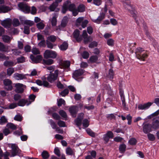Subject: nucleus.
Segmentation results:
<instances>
[{
	"label": "nucleus",
	"mask_w": 159,
	"mask_h": 159,
	"mask_svg": "<svg viewBox=\"0 0 159 159\" xmlns=\"http://www.w3.org/2000/svg\"><path fill=\"white\" fill-rule=\"evenodd\" d=\"M120 1L122 2L125 8L128 10L129 12L131 14L136 23L138 24L137 11L135 9L134 7L131 4L130 1L129 0H120Z\"/></svg>",
	"instance_id": "1"
},
{
	"label": "nucleus",
	"mask_w": 159,
	"mask_h": 159,
	"mask_svg": "<svg viewBox=\"0 0 159 159\" xmlns=\"http://www.w3.org/2000/svg\"><path fill=\"white\" fill-rule=\"evenodd\" d=\"M69 9L72 13L73 16H75L78 14V11L76 9L75 5L74 4H70L69 1L66 2L63 4L62 7V12L65 13Z\"/></svg>",
	"instance_id": "2"
},
{
	"label": "nucleus",
	"mask_w": 159,
	"mask_h": 159,
	"mask_svg": "<svg viewBox=\"0 0 159 159\" xmlns=\"http://www.w3.org/2000/svg\"><path fill=\"white\" fill-rule=\"evenodd\" d=\"M136 56L139 60L144 61L148 57L147 52L143 48H137L135 51Z\"/></svg>",
	"instance_id": "3"
},
{
	"label": "nucleus",
	"mask_w": 159,
	"mask_h": 159,
	"mask_svg": "<svg viewBox=\"0 0 159 159\" xmlns=\"http://www.w3.org/2000/svg\"><path fill=\"white\" fill-rule=\"evenodd\" d=\"M11 157H14L16 156L19 155L21 151L19 148L17 144H11Z\"/></svg>",
	"instance_id": "4"
},
{
	"label": "nucleus",
	"mask_w": 159,
	"mask_h": 159,
	"mask_svg": "<svg viewBox=\"0 0 159 159\" xmlns=\"http://www.w3.org/2000/svg\"><path fill=\"white\" fill-rule=\"evenodd\" d=\"M57 56V53L55 51L49 50H46L44 53V57L46 58H55Z\"/></svg>",
	"instance_id": "5"
},
{
	"label": "nucleus",
	"mask_w": 159,
	"mask_h": 159,
	"mask_svg": "<svg viewBox=\"0 0 159 159\" xmlns=\"http://www.w3.org/2000/svg\"><path fill=\"white\" fill-rule=\"evenodd\" d=\"M18 6L19 9L25 13H29L30 11V7L25 3H20L18 4Z\"/></svg>",
	"instance_id": "6"
},
{
	"label": "nucleus",
	"mask_w": 159,
	"mask_h": 159,
	"mask_svg": "<svg viewBox=\"0 0 159 159\" xmlns=\"http://www.w3.org/2000/svg\"><path fill=\"white\" fill-rule=\"evenodd\" d=\"M3 83L5 89L8 91L12 90V82L11 80L8 79H5L3 80Z\"/></svg>",
	"instance_id": "7"
},
{
	"label": "nucleus",
	"mask_w": 159,
	"mask_h": 159,
	"mask_svg": "<svg viewBox=\"0 0 159 159\" xmlns=\"http://www.w3.org/2000/svg\"><path fill=\"white\" fill-rule=\"evenodd\" d=\"M43 80L42 81L38 80L36 81V83L39 85L42 86L43 85L44 86L47 87H49L50 86L49 83L46 81V78L44 77H43L42 78Z\"/></svg>",
	"instance_id": "8"
},
{
	"label": "nucleus",
	"mask_w": 159,
	"mask_h": 159,
	"mask_svg": "<svg viewBox=\"0 0 159 159\" xmlns=\"http://www.w3.org/2000/svg\"><path fill=\"white\" fill-rule=\"evenodd\" d=\"M143 131L145 134H147L152 131L151 125L149 123L143 124Z\"/></svg>",
	"instance_id": "9"
},
{
	"label": "nucleus",
	"mask_w": 159,
	"mask_h": 159,
	"mask_svg": "<svg viewBox=\"0 0 159 159\" xmlns=\"http://www.w3.org/2000/svg\"><path fill=\"white\" fill-rule=\"evenodd\" d=\"M153 102H148L143 104H140L138 106V109L140 110H146L152 104Z\"/></svg>",
	"instance_id": "10"
},
{
	"label": "nucleus",
	"mask_w": 159,
	"mask_h": 159,
	"mask_svg": "<svg viewBox=\"0 0 159 159\" xmlns=\"http://www.w3.org/2000/svg\"><path fill=\"white\" fill-rule=\"evenodd\" d=\"M84 72V70L82 69H79L75 70L73 74V76L78 81H80L78 79L80 76L82 75Z\"/></svg>",
	"instance_id": "11"
},
{
	"label": "nucleus",
	"mask_w": 159,
	"mask_h": 159,
	"mask_svg": "<svg viewBox=\"0 0 159 159\" xmlns=\"http://www.w3.org/2000/svg\"><path fill=\"white\" fill-rule=\"evenodd\" d=\"M114 137L113 133L111 131H108L107 133L104 134L103 136V139L106 143H107L110 139H112Z\"/></svg>",
	"instance_id": "12"
},
{
	"label": "nucleus",
	"mask_w": 159,
	"mask_h": 159,
	"mask_svg": "<svg viewBox=\"0 0 159 159\" xmlns=\"http://www.w3.org/2000/svg\"><path fill=\"white\" fill-rule=\"evenodd\" d=\"M30 58L33 63H37L41 61L43 57L41 55H38L34 57L33 55H30Z\"/></svg>",
	"instance_id": "13"
},
{
	"label": "nucleus",
	"mask_w": 159,
	"mask_h": 159,
	"mask_svg": "<svg viewBox=\"0 0 159 159\" xmlns=\"http://www.w3.org/2000/svg\"><path fill=\"white\" fill-rule=\"evenodd\" d=\"M16 89L15 91L17 93H22L24 91V88L25 86L22 84L20 83H16L15 84Z\"/></svg>",
	"instance_id": "14"
},
{
	"label": "nucleus",
	"mask_w": 159,
	"mask_h": 159,
	"mask_svg": "<svg viewBox=\"0 0 159 159\" xmlns=\"http://www.w3.org/2000/svg\"><path fill=\"white\" fill-rule=\"evenodd\" d=\"M84 114L81 113L79 114L77 118L75 120V123L77 126L80 128V126L81 125L82 120L83 119Z\"/></svg>",
	"instance_id": "15"
},
{
	"label": "nucleus",
	"mask_w": 159,
	"mask_h": 159,
	"mask_svg": "<svg viewBox=\"0 0 159 159\" xmlns=\"http://www.w3.org/2000/svg\"><path fill=\"white\" fill-rule=\"evenodd\" d=\"M105 15V13L102 12L100 13L99 16L96 19H93L92 20L94 22L99 24L104 18Z\"/></svg>",
	"instance_id": "16"
},
{
	"label": "nucleus",
	"mask_w": 159,
	"mask_h": 159,
	"mask_svg": "<svg viewBox=\"0 0 159 159\" xmlns=\"http://www.w3.org/2000/svg\"><path fill=\"white\" fill-rule=\"evenodd\" d=\"M69 110L72 116L74 117H75V114L78 111V107L76 106H71L69 108Z\"/></svg>",
	"instance_id": "17"
},
{
	"label": "nucleus",
	"mask_w": 159,
	"mask_h": 159,
	"mask_svg": "<svg viewBox=\"0 0 159 159\" xmlns=\"http://www.w3.org/2000/svg\"><path fill=\"white\" fill-rule=\"evenodd\" d=\"M80 34V31L78 30H75L73 33L74 38L77 42H80L82 40V36Z\"/></svg>",
	"instance_id": "18"
},
{
	"label": "nucleus",
	"mask_w": 159,
	"mask_h": 159,
	"mask_svg": "<svg viewBox=\"0 0 159 159\" xmlns=\"http://www.w3.org/2000/svg\"><path fill=\"white\" fill-rule=\"evenodd\" d=\"M26 75L23 74L15 73L14 74L13 76L15 79L17 80H21L26 79Z\"/></svg>",
	"instance_id": "19"
},
{
	"label": "nucleus",
	"mask_w": 159,
	"mask_h": 159,
	"mask_svg": "<svg viewBox=\"0 0 159 159\" xmlns=\"http://www.w3.org/2000/svg\"><path fill=\"white\" fill-rule=\"evenodd\" d=\"M119 89L120 90V94L122 102V106L124 108H125L126 103L125 102V97L124 94V91L123 90L121 89L120 87H119Z\"/></svg>",
	"instance_id": "20"
},
{
	"label": "nucleus",
	"mask_w": 159,
	"mask_h": 159,
	"mask_svg": "<svg viewBox=\"0 0 159 159\" xmlns=\"http://www.w3.org/2000/svg\"><path fill=\"white\" fill-rule=\"evenodd\" d=\"M152 129H154L159 128V119L156 118L153 119L152 124L151 125Z\"/></svg>",
	"instance_id": "21"
},
{
	"label": "nucleus",
	"mask_w": 159,
	"mask_h": 159,
	"mask_svg": "<svg viewBox=\"0 0 159 159\" xmlns=\"http://www.w3.org/2000/svg\"><path fill=\"white\" fill-rule=\"evenodd\" d=\"M57 79L56 76H55L53 73L49 74L47 77V80L50 82L52 83Z\"/></svg>",
	"instance_id": "22"
},
{
	"label": "nucleus",
	"mask_w": 159,
	"mask_h": 159,
	"mask_svg": "<svg viewBox=\"0 0 159 159\" xmlns=\"http://www.w3.org/2000/svg\"><path fill=\"white\" fill-rule=\"evenodd\" d=\"M1 24L6 28H9L11 25L10 20L7 19L4 20L1 22Z\"/></svg>",
	"instance_id": "23"
},
{
	"label": "nucleus",
	"mask_w": 159,
	"mask_h": 159,
	"mask_svg": "<svg viewBox=\"0 0 159 159\" xmlns=\"http://www.w3.org/2000/svg\"><path fill=\"white\" fill-rule=\"evenodd\" d=\"M11 10L9 7L5 5H1V13H6Z\"/></svg>",
	"instance_id": "24"
},
{
	"label": "nucleus",
	"mask_w": 159,
	"mask_h": 159,
	"mask_svg": "<svg viewBox=\"0 0 159 159\" xmlns=\"http://www.w3.org/2000/svg\"><path fill=\"white\" fill-rule=\"evenodd\" d=\"M68 18L67 16H65L63 18L61 24V26L62 27H65L68 22Z\"/></svg>",
	"instance_id": "25"
},
{
	"label": "nucleus",
	"mask_w": 159,
	"mask_h": 159,
	"mask_svg": "<svg viewBox=\"0 0 159 159\" xmlns=\"http://www.w3.org/2000/svg\"><path fill=\"white\" fill-rule=\"evenodd\" d=\"M58 17V15L56 13L53 14V17L51 20L52 25V26L56 25L57 23V18Z\"/></svg>",
	"instance_id": "26"
},
{
	"label": "nucleus",
	"mask_w": 159,
	"mask_h": 159,
	"mask_svg": "<svg viewBox=\"0 0 159 159\" xmlns=\"http://www.w3.org/2000/svg\"><path fill=\"white\" fill-rule=\"evenodd\" d=\"M27 103H28L27 100L22 99L20 100L19 101L17 104L19 106L23 107L24 106L25 104L27 105Z\"/></svg>",
	"instance_id": "27"
},
{
	"label": "nucleus",
	"mask_w": 159,
	"mask_h": 159,
	"mask_svg": "<svg viewBox=\"0 0 159 159\" xmlns=\"http://www.w3.org/2000/svg\"><path fill=\"white\" fill-rule=\"evenodd\" d=\"M53 60L52 59H43V63L44 65H51L53 63Z\"/></svg>",
	"instance_id": "28"
},
{
	"label": "nucleus",
	"mask_w": 159,
	"mask_h": 159,
	"mask_svg": "<svg viewBox=\"0 0 159 159\" xmlns=\"http://www.w3.org/2000/svg\"><path fill=\"white\" fill-rule=\"evenodd\" d=\"M114 75V72L112 69H110L109 70L108 74L107 75V78L111 80L113 79Z\"/></svg>",
	"instance_id": "29"
},
{
	"label": "nucleus",
	"mask_w": 159,
	"mask_h": 159,
	"mask_svg": "<svg viewBox=\"0 0 159 159\" xmlns=\"http://www.w3.org/2000/svg\"><path fill=\"white\" fill-rule=\"evenodd\" d=\"M68 47V44L66 42H63L60 46V49L62 51L66 50Z\"/></svg>",
	"instance_id": "30"
},
{
	"label": "nucleus",
	"mask_w": 159,
	"mask_h": 159,
	"mask_svg": "<svg viewBox=\"0 0 159 159\" xmlns=\"http://www.w3.org/2000/svg\"><path fill=\"white\" fill-rule=\"evenodd\" d=\"M4 65L7 67L12 66H14L16 64L13 61H6L4 63Z\"/></svg>",
	"instance_id": "31"
},
{
	"label": "nucleus",
	"mask_w": 159,
	"mask_h": 159,
	"mask_svg": "<svg viewBox=\"0 0 159 159\" xmlns=\"http://www.w3.org/2000/svg\"><path fill=\"white\" fill-rule=\"evenodd\" d=\"M35 98L36 96L34 94H32L30 95L29 96V99L30 100V101H28V103L27 104V106L29 105L32 102H34Z\"/></svg>",
	"instance_id": "32"
},
{
	"label": "nucleus",
	"mask_w": 159,
	"mask_h": 159,
	"mask_svg": "<svg viewBox=\"0 0 159 159\" xmlns=\"http://www.w3.org/2000/svg\"><path fill=\"white\" fill-rule=\"evenodd\" d=\"M61 64L63 67L68 68L70 66V62L69 61H64L61 62Z\"/></svg>",
	"instance_id": "33"
},
{
	"label": "nucleus",
	"mask_w": 159,
	"mask_h": 159,
	"mask_svg": "<svg viewBox=\"0 0 159 159\" xmlns=\"http://www.w3.org/2000/svg\"><path fill=\"white\" fill-rule=\"evenodd\" d=\"M2 39L4 42L9 43L11 40V38L7 35H4L2 36Z\"/></svg>",
	"instance_id": "34"
},
{
	"label": "nucleus",
	"mask_w": 159,
	"mask_h": 159,
	"mask_svg": "<svg viewBox=\"0 0 159 159\" xmlns=\"http://www.w3.org/2000/svg\"><path fill=\"white\" fill-rule=\"evenodd\" d=\"M58 6L56 2H53L49 7V9L51 11H53Z\"/></svg>",
	"instance_id": "35"
},
{
	"label": "nucleus",
	"mask_w": 159,
	"mask_h": 159,
	"mask_svg": "<svg viewBox=\"0 0 159 159\" xmlns=\"http://www.w3.org/2000/svg\"><path fill=\"white\" fill-rule=\"evenodd\" d=\"M8 47L7 46H5L1 43V51L8 52Z\"/></svg>",
	"instance_id": "36"
},
{
	"label": "nucleus",
	"mask_w": 159,
	"mask_h": 159,
	"mask_svg": "<svg viewBox=\"0 0 159 159\" xmlns=\"http://www.w3.org/2000/svg\"><path fill=\"white\" fill-rule=\"evenodd\" d=\"M14 72V68H9L7 69V74L8 76H10Z\"/></svg>",
	"instance_id": "37"
},
{
	"label": "nucleus",
	"mask_w": 159,
	"mask_h": 159,
	"mask_svg": "<svg viewBox=\"0 0 159 159\" xmlns=\"http://www.w3.org/2000/svg\"><path fill=\"white\" fill-rule=\"evenodd\" d=\"M66 153L68 155H72L74 154V150L70 148H68L66 149Z\"/></svg>",
	"instance_id": "38"
},
{
	"label": "nucleus",
	"mask_w": 159,
	"mask_h": 159,
	"mask_svg": "<svg viewBox=\"0 0 159 159\" xmlns=\"http://www.w3.org/2000/svg\"><path fill=\"white\" fill-rule=\"evenodd\" d=\"M126 148V146L125 144H123L120 145L119 148L120 152L121 153L124 152Z\"/></svg>",
	"instance_id": "39"
},
{
	"label": "nucleus",
	"mask_w": 159,
	"mask_h": 159,
	"mask_svg": "<svg viewBox=\"0 0 159 159\" xmlns=\"http://www.w3.org/2000/svg\"><path fill=\"white\" fill-rule=\"evenodd\" d=\"M48 123L50 124L51 127L53 129H55L57 127L56 124L52 120H50Z\"/></svg>",
	"instance_id": "40"
},
{
	"label": "nucleus",
	"mask_w": 159,
	"mask_h": 159,
	"mask_svg": "<svg viewBox=\"0 0 159 159\" xmlns=\"http://www.w3.org/2000/svg\"><path fill=\"white\" fill-rule=\"evenodd\" d=\"M7 125L8 128H10L13 130L16 129V126L15 125L11 123H7Z\"/></svg>",
	"instance_id": "41"
},
{
	"label": "nucleus",
	"mask_w": 159,
	"mask_h": 159,
	"mask_svg": "<svg viewBox=\"0 0 159 159\" xmlns=\"http://www.w3.org/2000/svg\"><path fill=\"white\" fill-rule=\"evenodd\" d=\"M78 12H82L85 10V6L83 4H80L78 7Z\"/></svg>",
	"instance_id": "42"
},
{
	"label": "nucleus",
	"mask_w": 159,
	"mask_h": 159,
	"mask_svg": "<svg viewBox=\"0 0 159 159\" xmlns=\"http://www.w3.org/2000/svg\"><path fill=\"white\" fill-rule=\"evenodd\" d=\"M87 133L92 137H94L95 136V134L90 129H87L86 130Z\"/></svg>",
	"instance_id": "43"
},
{
	"label": "nucleus",
	"mask_w": 159,
	"mask_h": 159,
	"mask_svg": "<svg viewBox=\"0 0 159 159\" xmlns=\"http://www.w3.org/2000/svg\"><path fill=\"white\" fill-rule=\"evenodd\" d=\"M36 26L39 29L42 30L44 28L45 25L42 22H41L37 24Z\"/></svg>",
	"instance_id": "44"
},
{
	"label": "nucleus",
	"mask_w": 159,
	"mask_h": 159,
	"mask_svg": "<svg viewBox=\"0 0 159 159\" xmlns=\"http://www.w3.org/2000/svg\"><path fill=\"white\" fill-rule=\"evenodd\" d=\"M42 156L43 158L44 159H47L49 156V154L46 151H44L42 153Z\"/></svg>",
	"instance_id": "45"
},
{
	"label": "nucleus",
	"mask_w": 159,
	"mask_h": 159,
	"mask_svg": "<svg viewBox=\"0 0 159 159\" xmlns=\"http://www.w3.org/2000/svg\"><path fill=\"white\" fill-rule=\"evenodd\" d=\"M20 24L19 21L17 19H14L13 21L12 24L14 26H17Z\"/></svg>",
	"instance_id": "46"
},
{
	"label": "nucleus",
	"mask_w": 159,
	"mask_h": 159,
	"mask_svg": "<svg viewBox=\"0 0 159 159\" xmlns=\"http://www.w3.org/2000/svg\"><path fill=\"white\" fill-rule=\"evenodd\" d=\"M2 151L1 150V157L3 156L4 159H9L8 157L10 155V153L7 152H6L4 154H2Z\"/></svg>",
	"instance_id": "47"
},
{
	"label": "nucleus",
	"mask_w": 159,
	"mask_h": 159,
	"mask_svg": "<svg viewBox=\"0 0 159 159\" xmlns=\"http://www.w3.org/2000/svg\"><path fill=\"white\" fill-rule=\"evenodd\" d=\"M55 68V66L54 65L51 66L46 67L47 70L49 72H52L53 71Z\"/></svg>",
	"instance_id": "48"
},
{
	"label": "nucleus",
	"mask_w": 159,
	"mask_h": 159,
	"mask_svg": "<svg viewBox=\"0 0 159 159\" xmlns=\"http://www.w3.org/2000/svg\"><path fill=\"white\" fill-rule=\"evenodd\" d=\"M34 24L33 21L30 20H26L24 21V24L29 25V27L32 26Z\"/></svg>",
	"instance_id": "49"
},
{
	"label": "nucleus",
	"mask_w": 159,
	"mask_h": 159,
	"mask_svg": "<svg viewBox=\"0 0 159 159\" xmlns=\"http://www.w3.org/2000/svg\"><path fill=\"white\" fill-rule=\"evenodd\" d=\"M148 137L149 140L151 141H153L155 139L154 135L152 134L149 133L147 135Z\"/></svg>",
	"instance_id": "50"
},
{
	"label": "nucleus",
	"mask_w": 159,
	"mask_h": 159,
	"mask_svg": "<svg viewBox=\"0 0 159 159\" xmlns=\"http://www.w3.org/2000/svg\"><path fill=\"white\" fill-rule=\"evenodd\" d=\"M56 37L54 35H51L48 37L47 38V40L50 41L52 42H54L56 40Z\"/></svg>",
	"instance_id": "51"
},
{
	"label": "nucleus",
	"mask_w": 159,
	"mask_h": 159,
	"mask_svg": "<svg viewBox=\"0 0 159 159\" xmlns=\"http://www.w3.org/2000/svg\"><path fill=\"white\" fill-rule=\"evenodd\" d=\"M17 62L18 63H22L25 61V59L24 57L21 56L17 58Z\"/></svg>",
	"instance_id": "52"
},
{
	"label": "nucleus",
	"mask_w": 159,
	"mask_h": 159,
	"mask_svg": "<svg viewBox=\"0 0 159 159\" xmlns=\"http://www.w3.org/2000/svg\"><path fill=\"white\" fill-rule=\"evenodd\" d=\"M98 59V57L97 56H93L90 57L89 60L92 62H96Z\"/></svg>",
	"instance_id": "53"
},
{
	"label": "nucleus",
	"mask_w": 159,
	"mask_h": 159,
	"mask_svg": "<svg viewBox=\"0 0 159 159\" xmlns=\"http://www.w3.org/2000/svg\"><path fill=\"white\" fill-rule=\"evenodd\" d=\"M65 100L62 98H60L57 101V105L58 106H61L62 104L65 105Z\"/></svg>",
	"instance_id": "54"
},
{
	"label": "nucleus",
	"mask_w": 159,
	"mask_h": 159,
	"mask_svg": "<svg viewBox=\"0 0 159 159\" xmlns=\"http://www.w3.org/2000/svg\"><path fill=\"white\" fill-rule=\"evenodd\" d=\"M59 114L60 116L63 118H66L67 117V115L66 112L63 110L59 111Z\"/></svg>",
	"instance_id": "55"
},
{
	"label": "nucleus",
	"mask_w": 159,
	"mask_h": 159,
	"mask_svg": "<svg viewBox=\"0 0 159 159\" xmlns=\"http://www.w3.org/2000/svg\"><path fill=\"white\" fill-rule=\"evenodd\" d=\"M14 119L15 120L20 121L22 120V117L20 114H17L15 116Z\"/></svg>",
	"instance_id": "56"
},
{
	"label": "nucleus",
	"mask_w": 159,
	"mask_h": 159,
	"mask_svg": "<svg viewBox=\"0 0 159 159\" xmlns=\"http://www.w3.org/2000/svg\"><path fill=\"white\" fill-rule=\"evenodd\" d=\"M54 152L55 154L58 157H60L61 155L60 150L57 147H56L55 148Z\"/></svg>",
	"instance_id": "57"
},
{
	"label": "nucleus",
	"mask_w": 159,
	"mask_h": 159,
	"mask_svg": "<svg viewBox=\"0 0 159 159\" xmlns=\"http://www.w3.org/2000/svg\"><path fill=\"white\" fill-rule=\"evenodd\" d=\"M57 124L60 127H65L66 126L65 122L61 120L58 121Z\"/></svg>",
	"instance_id": "58"
},
{
	"label": "nucleus",
	"mask_w": 159,
	"mask_h": 159,
	"mask_svg": "<svg viewBox=\"0 0 159 159\" xmlns=\"http://www.w3.org/2000/svg\"><path fill=\"white\" fill-rule=\"evenodd\" d=\"M40 47H45L46 46V42L44 39L41 40L38 44Z\"/></svg>",
	"instance_id": "59"
},
{
	"label": "nucleus",
	"mask_w": 159,
	"mask_h": 159,
	"mask_svg": "<svg viewBox=\"0 0 159 159\" xmlns=\"http://www.w3.org/2000/svg\"><path fill=\"white\" fill-rule=\"evenodd\" d=\"M103 90H106L108 93H109L111 91V89L109 85L106 84L103 87Z\"/></svg>",
	"instance_id": "60"
},
{
	"label": "nucleus",
	"mask_w": 159,
	"mask_h": 159,
	"mask_svg": "<svg viewBox=\"0 0 159 159\" xmlns=\"http://www.w3.org/2000/svg\"><path fill=\"white\" fill-rule=\"evenodd\" d=\"M89 125L88 120L86 119H84L83 122V126L84 127H88Z\"/></svg>",
	"instance_id": "61"
},
{
	"label": "nucleus",
	"mask_w": 159,
	"mask_h": 159,
	"mask_svg": "<svg viewBox=\"0 0 159 159\" xmlns=\"http://www.w3.org/2000/svg\"><path fill=\"white\" fill-rule=\"evenodd\" d=\"M52 118L56 120H59L61 119L60 116L57 113H54L52 114Z\"/></svg>",
	"instance_id": "62"
},
{
	"label": "nucleus",
	"mask_w": 159,
	"mask_h": 159,
	"mask_svg": "<svg viewBox=\"0 0 159 159\" xmlns=\"http://www.w3.org/2000/svg\"><path fill=\"white\" fill-rule=\"evenodd\" d=\"M129 143L132 145H135L137 143L136 139L134 138H131L129 141Z\"/></svg>",
	"instance_id": "63"
},
{
	"label": "nucleus",
	"mask_w": 159,
	"mask_h": 159,
	"mask_svg": "<svg viewBox=\"0 0 159 159\" xmlns=\"http://www.w3.org/2000/svg\"><path fill=\"white\" fill-rule=\"evenodd\" d=\"M32 52L34 54H38L40 53V52L38 48H33L32 50Z\"/></svg>",
	"instance_id": "64"
}]
</instances>
